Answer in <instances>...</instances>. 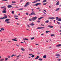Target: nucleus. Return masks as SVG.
<instances>
[{"label": "nucleus", "mask_w": 61, "mask_h": 61, "mask_svg": "<svg viewBox=\"0 0 61 61\" xmlns=\"http://www.w3.org/2000/svg\"><path fill=\"white\" fill-rule=\"evenodd\" d=\"M46 33H49V32H50V31H46Z\"/></svg>", "instance_id": "obj_39"}, {"label": "nucleus", "mask_w": 61, "mask_h": 61, "mask_svg": "<svg viewBox=\"0 0 61 61\" xmlns=\"http://www.w3.org/2000/svg\"><path fill=\"white\" fill-rule=\"evenodd\" d=\"M12 41H17V40H15V39H13L12 40Z\"/></svg>", "instance_id": "obj_23"}, {"label": "nucleus", "mask_w": 61, "mask_h": 61, "mask_svg": "<svg viewBox=\"0 0 61 61\" xmlns=\"http://www.w3.org/2000/svg\"><path fill=\"white\" fill-rule=\"evenodd\" d=\"M16 56V55H15L14 54H13L11 56V57H13V56Z\"/></svg>", "instance_id": "obj_31"}, {"label": "nucleus", "mask_w": 61, "mask_h": 61, "mask_svg": "<svg viewBox=\"0 0 61 61\" xmlns=\"http://www.w3.org/2000/svg\"><path fill=\"white\" fill-rule=\"evenodd\" d=\"M14 17H18V16L16 15H15L14 16Z\"/></svg>", "instance_id": "obj_36"}, {"label": "nucleus", "mask_w": 61, "mask_h": 61, "mask_svg": "<svg viewBox=\"0 0 61 61\" xmlns=\"http://www.w3.org/2000/svg\"><path fill=\"white\" fill-rule=\"evenodd\" d=\"M8 58H5V61H7V60H8Z\"/></svg>", "instance_id": "obj_20"}, {"label": "nucleus", "mask_w": 61, "mask_h": 61, "mask_svg": "<svg viewBox=\"0 0 61 61\" xmlns=\"http://www.w3.org/2000/svg\"><path fill=\"white\" fill-rule=\"evenodd\" d=\"M9 20H10V19H7L5 20V22H6L7 24H10V21H8Z\"/></svg>", "instance_id": "obj_1"}, {"label": "nucleus", "mask_w": 61, "mask_h": 61, "mask_svg": "<svg viewBox=\"0 0 61 61\" xmlns=\"http://www.w3.org/2000/svg\"><path fill=\"white\" fill-rule=\"evenodd\" d=\"M37 22H38V23H40V21H39V20H38V21H37Z\"/></svg>", "instance_id": "obj_59"}, {"label": "nucleus", "mask_w": 61, "mask_h": 61, "mask_svg": "<svg viewBox=\"0 0 61 61\" xmlns=\"http://www.w3.org/2000/svg\"><path fill=\"white\" fill-rule=\"evenodd\" d=\"M55 36L54 34H52L51 35V36Z\"/></svg>", "instance_id": "obj_41"}, {"label": "nucleus", "mask_w": 61, "mask_h": 61, "mask_svg": "<svg viewBox=\"0 0 61 61\" xmlns=\"http://www.w3.org/2000/svg\"><path fill=\"white\" fill-rule=\"evenodd\" d=\"M32 19H29V21H32Z\"/></svg>", "instance_id": "obj_46"}, {"label": "nucleus", "mask_w": 61, "mask_h": 61, "mask_svg": "<svg viewBox=\"0 0 61 61\" xmlns=\"http://www.w3.org/2000/svg\"><path fill=\"white\" fill-rule=\"evenodd\" d=\"M40 9V8H37L36 9H37V10H38V9Z\"/></svg>", "instance_id": "obj_54"}, {"label": "nucleus", "mask_w": 61, "mask_h": 61, "mask_svg": "<svg viewBox=\"0 0 61 61\" xmlns=\"http://www.w3.org/2000/svg\"><path fill=\"white\" fill-rule=\"evenodd\" d=\"M29 56H32V54H29Z\"/></svg>", "instance_id": "obj_62"}, {"label": "nucleus", "mask_w": 61, "mask_h": 61, "mask_svg": "<svg viewBox=\"0 0 61 61\" xmlns=\"http://www.w3.org/2000/svg\"><path fill=\"white\" fill-rule=\"evenodd\" d=\"M59 8H57L56 9V11H59Z\"/></svg>", "instance_id": "obj_16"}, {"label": "nucleus", "mask_w": 61, "mask_h": 61, "mask_svg": "<svg viewBox=\"0 0 61 61\" xmlns=\"http://www.w3.org/2000/svg\"><path fill=\"white\" fill-rule=\"evenodd\" d=\"M46 55H45L43 56V58H46Z\"/></svg>", "instance_id": "obj_26"}, {"label": "nucleus", "mask_w": 61, "mask_h": 61, "mask_svg": "<svg viewBox=\"0 0 61 61\" xmlns=\"http://www.w3.org/2000/svg\"><path fill=\"white\" fill-rule=\"evenodd\" d=\"M57 23H58V24H59V25L60 24V23L58 22H57Z\"/></svg>", "instance_id": "obj_45"}, {"label": "nucleus", "mask_w": 61, "mask_h": 61, "mask_svg": "<svg viewBox=\"0 0 61 61\" xmlns=\"http://www.w3.org/2000/svg\"><path fill=\"white\" fill-rule=\"evenodd\" d=\"M47 4V3H44V4H43V5H46Z\"/></svg>", "instance_id": "obj_48"}, {"label": "nucleus", "mask_w": 61, "mask_h": 61, "mask_svg": "<svg viewBox=\"0 0 61 61\" xmlns=\"http://www.w3.org/2000/svg\"><path fill=\"white\" fill-rule=\"evenodd\" d=\"M39 45V44H36V46H37Z\"/></svg>", "instance_id": "obj_60"}, {"label": "nucleus", "mask_w": 61, "mask_h": 61, "mask_svg": "<svg viewBox=\"0 0 61 61\" xmlns=\"http://www.w3.org/2000/svg\"><path fill=\"white\" fill-rule=\"evenodd\" d=\"M2 13H6V11L4 10V11H2Z\"/></svg>", "instance_id": "obj_25"}, {"label": "nucleus", "mask_w": 61, "mask_h": 61, "mask_svg": "<svg viewBox=\"0 0 61 61\" xmlns=\"http://www.w3.org/2000/svg\"><path fill=\"white\" fill-rule=\"evenodd\" d=\"M61 46V44H60L56 45V47H60V46Z\"/></svg>", "instance_id": "obj_8"}, {"label": "nucleus", "mask_w": 61, "mask_h": 61, "mask_svg": "<svg viewBox=\"0 0 61 61\" xmlns=\"http://www.w3.org/2000/svg\"><path fill=\"white\" fill-rule=\"evenodd\" d=\"M38 5H41V3H38Z\"/></svg>", "instance_id": "obj_52"}, {"label": "nucleus", "mask_w": 61, "mask_h": 61, "mask_svg": "<svg viewBox=\"0 0 61 61\" xmlns=\"http://www.w3.org/2000/svg\"><path fill=\"white\" fill-rule=\"evenodd\" d=\"M16 2L15 1H12V3H13V4H15V3Z\"/></svg>", "instance_id": "obj_42"}, {"label": "nucleus", "mask_w": 61, "mask_h": 61, "mask_svg": "<svg viewBox=\"0 0 61 61\" xmlns=\"http://www.w3.org/2000/svg\"><path fill=\"white\" fill-rule=\"evenodd\" d=\"M39 61H42V60H43V59L41 58H39Z\"/></svg>", "instance_id": "obj_22"}, {"label": "nucleus", "mask_w": 61, "mask_h": 61, "mask_svg": "<svg viewBox=\"0 0 61 61\" xmlns=\"http://www.w3.org/2000/svg\"><path fill=\"white\" fill-rule=\"evenodd\" d=\"M57 60L58 61H60V60H61V59H59L58 60Z\"/></svg>", "instance_id": "obj_57"}, {"label": "nucleus", "mask_w": 61, "mask_h": 61, "mask_svg": "<svg viewBox=\"0 0 61 61\" xmlns=\"http://www.w3.org/2000/svg\"><path fill=\"white\" fill-rule=\"evenodd\" d=\"M37 29H41V27H39L37 28Z\"/></svg>", "instance_id": "obj_30"}, {"label": "nucleus", "mask_w": 61, "mask_h": 61, "mask_svg": "<svg viewBox=\"0 0 61 61\" xmlns=\"http://www.w3.org/2000/svg\"><path fill=\"white\" fill-rule=\"evenodd\" d=\"M34 38H35L33 37L31 38V40H33V39H34Z\"/></svg>", "instance_id": "obj_44"}, {"label": "nucleus", "mask_w": 61, "mask_h": 61, "mask_svg": "<svg viewBox=\"0 0 61 61\" xmlns=\"http://www.w3.org/2000/svg\"><path fill=\"white\" fill-rule=\"evenodd\" d=\"M13 7V6H12L11 5H8L7 6V7L8 8H11V7Z\"/></svg>", "instance_id": "obj_7"}, {"label": "nucleus", "mask_w": 61, "mask_h": 61, "mask_svg": "<svg viewBox=\"0 0 61 61\" xmlns=\"http://www.w3.org/2000/svg\"><path fill=\"white\" fill-rule=\"evenodd\" d=\"M58 21H61V19L60 18H59L58 20Z\"/></svg>", "instance_id": "obj_33"}, {"label": "nucleus", "mask_w": 61, "mask_h": 61, "mask_svg": "<svg viewBox=\"0 0 61 61\" xmlns=\"http://www.w3.org/2000/svg\"><path fill=\"white\" fill-rule=\"evenodd\" d=\"M31 15H36V13H35L34 12H32L31 13Z\"/></svg>", "instance_id": "obj_10"}, {"label": "nucleus", "mask_w": 61, "mask_h": 61, "mask_svg": "<svg viewBox=\"0 0 61 61\" xmlns=\"http://www.w3.org/2000/svg\"><path fill=\"white\" fill-rule=\"evenodd\" d=\"M5 7H1V8H3Z\"/></svg>", "instance_id": "obj_55"}, {"label": "nucleus", "mask_w": 61, "mask_h": 61, "mask_svg": "<svg viewBox=\"0 0 61 61\" xmlns=\"http://www.w3.org/2000/svg\"><path fill=\"white\" fill-rule=\"evenodd\" d=\"M23 9V8H21L20 9H19V10H22Z\"/></svg>", "instance_id": "obj_43"}, {"label": "nucleus", "mask_w": 61, "mask_h": 61, "mask_svg": "<svg viewBox=\"0 0 61 61\" xmlns=\"http://www.w3.org/2000/svg\"><path fill=\"white\" fill-rule=\"evenodd\" d=\"M4 59H2L0 60V61H4Z\"/></svg>", "instance_id": "obj_35"}, {"label": "nucleus", "mask_w": 61, "mask_h": 61, "mask_svg": "<svg viewBox=\"0 0 61 61\" xmlns=\"http://www.w3.org/2000/svg\"><path fill=\"white\" fill-rule=\"evenodd\" d=\"M55 56H60V54H56L55 55Z\"/></svg>", "instance_id": "obj_13"}, {"label": "nucleus", "mask_w": 61, "mask_h": 61, "mask_svg": "<svg viewBox=\"0 0 61 61\" xmlns=\"http://www.w3.org/2000/svg\"><path fill=\"white\" fill-rule=\"evenodd\" d=\"M26 15H28V13L27 12L26 13Z\"/></svg>", "instance_id": "obj_51"}, {"label": "nucleus", "mask_w": 61, "mask_h": 61, "mask_svg": "<svg viewBox=\"0 0 61 61\" xmlns=\"http://www.w3.org/2000/svg\"><path fill=\"white\" fill-rule=\"evenodd\" d=\"M30 4V3L29 2H27L26 3V4L24 6V7H27L29 5V4Z\"/></svg>", "instance_id": "obj_2"}, {"label": "nucleus", "mask_w": 61, "mask_h": 61, "mask_svg": "<svg viewBox=\"0 0 61 61\" xmlns=\"http://www.w3.org/2000/svg\"><path fill=\"white\" fill-rule=\"evenodd\" d=\"M46 2V0H44L43 1V3H45V2Z\"/></svg>", "instance_id": "obj_29"}, {"label": "nucleus", "mask_w": 61, "mask_h": 61, "mask_svg": "<svg viewBox=\"0 0 61 61\" xmlns=\"http://www.w3.org/2000/svg\"><path fill=\"white\" fill-rule=\"evenodd\" d=\"M32 14H29V16H31V15H32Z\"/></svg>", "instance_id": "obj_58"}, {"label": "nucleus", "mask_w": 61, "mask_h": 61, "mask_svg": "<svg viewBox=\"0 0 61 61\" xmlns=\"http://www.w3.org/2000/svg\"><path fill=\"white\" fill-rule=\"evenodd\" d=\"M38 5V3H37L35 5H33V6H37Z\"/></svg>", "instance_id": "obj_24"}, {"label": "nucleus", "mask_w": 61, "mask_h": 61, "mask_svg": "<svg viewBox=\"0 0 61 61\" xmlns=\"http://www.w3.org/2000/svg\"><path fill=\"white\" fill-rule=\"evenodd\" d=\"M44 11H45V12H46V10H44Z\"/></svg>", "instance_id": "obj_63"}, {"label": "nucleus", "mask_w": 61, "mask_h": 61, "mask_svg": "<svg viewBox=\"0 0 61 61\" xmlns=\"http://www.w3.org/2000/svg\"><path fill=\"white\" fill-rule=\"evenodd\" d=\"M31 10H32L31 12H34V9H32Z\"/></svg>", "instance_id": "obj_28"}, {"label": "nucleus", "mask_w": 61, "mask_h": 61, "mask_svg": "<svg viewBox=\"0 0 61 61\" xmlns=\"http://www.w3.org/2000/svg\"><path fill=\"white\" fill-rule=\"evenodd\" d=\"M45 28V27H41V29Z\"/></svg>", "instance_id": "obj_50"}, {"label": "nucleus", "mask_w": 61, "mask_h": 61, "mask_svg": "<svg viewBox=\"0 0 61 61\" xmlns=\"http://www.w3.org/2000/svg\"><path fill=\"white\" fill-rule=\"evenodd\" d=\"M23 39L24 40H26V41H28V39L26 38H23Z\"/></svg>", "instance_id": "obj_12"}, {"label": "nucleus", "mask_w": 61, "mask_h": 61, "mask_svg": "<svg viewBox=\"0 0 61 61\" xmlns=\"http://www.w3.org/2000/svg\"><path fill=\"white\" fill-rule=\"evenodd\" d=\"M12 14H14V11H12Z\"/></svg>", "instance_id": "obj_49"}, {"label": "nucleus", "mask_w": 61, "mask_h": 61, "mask_svg": "<svg viewBox=\"0 0 61 61\" xmlns=\"http://www.w3.org/2000/svg\"><path fill=\"white\" fill-rule=\"evenodd\" d=\"M16 46H18V47H19V46H20V44L18 45L17 44H16Z\"/></svg>", "instance_id": "obj_34"}, {"label": "nucleus", "mask_w": 61, "mask_h": 61, "mask_svg": "<svg viewBox=\"0 0 61 61\" xmlns=\"http://www.w3.org/2000/svg\"><path fill=\"white\" fill-rule=\"evenodd\" d=\"M30 25H32V26H33V25H35V24H34L33 22H32L31 23V24H30Z\"/></svg>", "instance_id": "obj_11"}, {"label": "nucleus", "mask_w": 61, "mask_h": 61, "mask_svg": "<svg viewBox=\"0 0 61 61\" xmlns=\"http://www.w3.org/2000/svg\"><path fill=\"white\" fill-rule=\"evenodd\" d=\"M6 8L5 7L4 8V9L3 10L6 11Z\"/></svg>", "instance_id": "obj_40"}, {"label": "nucleus", "mask_w": 61, "mask_h": 61, "mask_svg": "<svg viewBox=\"0 0 61 61\" xmlns=\"http://www.w3.org/2000/svg\"><path fill=\"white\" fill-rule=\"evenodd\" d=\"M48 27H49L50 28H53V26H51L50 25H48Z\"/></svg>", "instance_id": "obj_9"}, {"label": "nucleus", "mask_w": 61, "mask_h": 61, "mask_svg": "<svg viewBox=\"0 0 61 61\" xmlns=\"http://www.w3.org/2000/svg\"><path fill=\"white\" fill-rule=\"evenodd\" d=\"M21 50H22V51H25V49H24L23 48H21Z\"/></svg>", "instance_id": "obj_21"}, {"label": "nucleus", "mask_w": 61, "mask_h": 61, "mask_svg": "<svg viewBox=\"0 0 61 61\" xmlns=\"http://www.w3.org/2000/svg\"><path fill=\"white\" fill-rule=\"evenodd\" d=\"M59 32H61V30H60L59 31Z\"/></svg>", "instance_id": "obj_64"}, {"label": "nucleus", "mask_w": 61, "mask_h": 61, "mask_svg": "<svg viewBox=\"0 0 61 61\" xmlns=\"http://www.w3.org/2000/svg\"><path fill=\"white\" fill-rule=\"evenodd\" d=\"M48 19H51V20H54V19H55V18L54 17H49L48 18Z\"/></svg>", "instance_id": "obj_6"}, {"label": "nucleus", "mask_w": 61, "mask_h": 61, "mask_svg": "<svg viewBox=\"0 0 61 61\" xmlns=\"http://www.w3.org/2000/svg\"><path fill=\"white\" fill-rule=\"evenodd\" d=\"M37 2V0H36L35 1L33 2H32V3H33L34 4H35V3H36V2Z\"/></svg>", "instance_id": "obj_14"}, {"label": "nucleus", "mask_w": 61, "mask_h": 61, "mask_svg": "<svg viewBox=\"0 0 61 61\" xmlns=\"http://www.w3.org/2000/svg\"><path fill=\"white\" fill-rule=\"evenodd\" d=\"M56 20H58V17H56Z\"/></svg>", "instance_id": "obj_27"}, {"label": "nucleus", "mask_w": 61, "mask_h": 61, "mask_svg": "<svg viewBox=\"0 0 61 61\" xmlns=\"http://www.w3.org/2000/svg\"><path fill=\"white\" fill-rule=\"evenodd\" d=\"M37 2H39L40 1V0H37Z\"/></svg>", "instance_id": "obj_53"}, {"label": "nucleus", "mask_w": 61, "mask_h": 61, "mask_svg": "<svg viewBox=\"0 0 61 61\" xmlns=\"http://www.w3.org/2000/svg\"><path fill=\"white\" fill-rule=\"evenodd\" d=\"M0 29L2 31H4V30H5V29L3 28H0Z\"/></svg>", "instance_id": "obj_17"}, {"label": "nucleus", "mask_w": 61, "mask_h": 61, "mask_svg": "<svg viewBox=\"0 0 61 61\" xmlns=\"http://www.w3.org/2000/svg\"><path fill=\"white\" fill-rule=\"evenodd\" d=\"M30 50V51H32V50L30 49H29Z\"/></svg>", "instance_id": "obj_61"}, {"label": "nucleus", "mask_w": 61, "mask_h": 61, "mask_svg": "<svg viewBox=\"0 0 61 61\" xmlns=\"http://www.w3.org/2000/svg\"><path fill=\"white\" fill-rule=\"evenodd\" d=\"M27 26L28 27H29H29H30V26H29V25L27 24Z\"/></svg>", "instance_id": "obj_47"}, {"label": "nucleus", "mask_w": 61, "mask_h": 61, "mask_svg": "<svg viewBox=\"0 0 61 61\" xmlns=\"http://www.w3.org/2000/svg\"><path fill=\"white\" fill-rule=\"evenodd\" d=\"M5 16L3 17L2 18H0V19H5L6 18H7V16L6 15H5Z\"/></svg>", "instance_id": "obj_4"}, {"label": "nucleus", "mask_w": 61, "mask_h": 61, "mask_svg": "<svg viewBox=\"0 0 61 61\" xmlns=\"http://www.w3.org/2000/svg\"><path fill=\"white\" fill-rule=\"evenodd\" d=\"M35 56L34 55H32L31 56V57H32V58H33V57H35Z\"/></svg>", "instance_id": "obj_38"}, {"label": "nucleus", "mask_w": 61, "mask_h": 61, "mask_svg": "<svg viewBox=\"0 0 61 61\" xmlns=\"http://www.w3.org/2000/svg\"><path fill=\"white\" fill-rule=\"evenodd\" d=\"M37 17L36 16H35L33 17L32 18V20L33 21H35V20H36V19H37Z\"/></svg>", "instance_id": "obj_3"}, {"label": "nucleus", "mask_w": 61, "mask_h": 61, "mask_svg": "<svg viewBox=\"0 0 61 61\" xmlns=\"http://www.w3.org/2000/svg\"><path fill=\"white\" fill-rule=\"evenodd\" d=\"M41 25L42 26H45V25H44V24H41Z\"/></svg>", "instance_id": "obj_56"}, {"label": "nucleus", "mask_w": 61, "mask_h": 61, "mask_svg": "<svg viewBox=\"0 0 61 61\" xmlns=\"http://www.w3.org/2000/svg\"><path fill=\"white\" fill-rule=\"evenodd\" d=\"M21 56V55L20 54L19 55H18V56H16V57L17 58L16 59V60H17L19 58V57H20Z\"/></svg>", "instance_id": "obj_5"}, {"label": "nucleus", "mask_w": 61, "mask_h": 61, "mask_svg": "<svg viewBox=\"0 0 61 61\" xmlns=\"http://www.w3.org/2000/svg\"><path fill=\"white\" fill-rule=\"evenodd\" d=\"M59 1H58L56 4V5H59Z\"/></svg>", "instance_id": "obj_19"}, {"label": "nucleus", "mask_w": 61, "mask_h": 61, "mask_svg": "<svg viewBox=\"0 0 61 61\" xmlns=\"http://www.w3.org/2000/svg\"><path fill=\"white\" fill-rule=\"evenodd\" d=\"M43 18H44V17H41L40 18H39L38 19V20H40V19H41Z\"/></svg>", "instance_id": "obj_18"}, {"label": "nucleus", "mask_w": 61, "mask_h": 61, "mask_svg": "<svg viewBox=\"0 0 61 61\" xmlns=\"http://www.w3.org/2000/svg\"><path fill=\"white\" fill-rule=\"evenodd\" d=\"M39 57L38 56H36V57L35 58V59H38V58H39Z\"/></svg>", "instance_id": "obj_15"}, {"label": "nucleus", "mask_w": 61, "mask_h": 61, "mask_svg": "<svg viewBox=\"0 0 61 61\" xmlns=\"http://www.w3.org/2000/svg\"><path fill=\"white\" fill-rule=\"evenodd\" d=\"M7 57H8V58H10L11 56H8Z\"/></svg>", "instance_id": "obj_37"}, {"label": "nucleus", "mask_w": 61, "mask_h": 61, "mask_svg": "<svg viewBox=\"0 0 61 61\" xmlns=\"http://www.w3.org/2000/svg\"><path fill=\"white\" fill-rule=\"evenodd\" d=\"M48 22H49V20H46L45 21V23H48Z\"/></svg>", "instance_id": "obj_32"}]
</instances>
